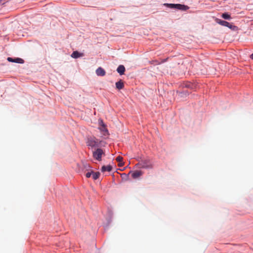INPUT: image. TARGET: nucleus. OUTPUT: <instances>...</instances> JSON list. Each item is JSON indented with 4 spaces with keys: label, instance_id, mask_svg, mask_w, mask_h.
<instances>
[{
    "label": "nucleus",
    "instance_id": "obj_4",
    "mask_svg": "<svg viewBox=\"0 0 253 253\" xmlns=\"http://www.w3.org/2000/svg\"><path fill=\"white\" fill-rule=\"evenodd\" d=\"M136 165L140 168L149 169L152 168V166L150 163V161L147 159L142 160L141 161Z\"/></svg>",
    "mask_w": 253,
    "mask_h": 253
},
{
    "label": "nucleus",
    "instance_id": "obj_18",
    "mask_svg": "<svg viewBox=\"0 0 253 253\" xmlns=\"http://www.w3.org/2000/svg\"><path fill=\"white\" fill-rule=\"evenodd\" d=\"M250 57L252 59H253V53L251 55Z\"/></svg>",
    "mask_w": 253,
    "mask_h": 253
},
{
    "label": "nucleus",
    "instance_id": "obj_10",
    "mask_svg": "<svg viewBox=\"0 0 253 253\" xmlns=\"http://www.w3.org/2000/svg\"><path fill=\"white\" fill-rule=\"evenodd\" d=\"M117 71L118 73L120 74V75H123L124 74L125 71V68L124 65H119L117 69Z\"/></svg>",
    "mask_w": 253,
    "mask_h": 253
},
{
    "label": "nucleus",
    "instance_id": "obj_1",
    "mask_svg": "<svg viewBox=\"0 0 253 253\" xmlns=\"http://www.w3.org/2000/svg\"><path fill=\"white\" fill-rule=\"evenodd\" d=\"M164 5L171 9H177L183 11L189 9L188 6L181 4L165 3Z\"/></svg>",
    "mask_w": 253,
    "mask_h": 253
},
{
    "label": "nucleus",
    "instance_id": "obj_3",
    "mask_svg": "<svg viewBox=\"0 0 253 253\" xmlns=\"http://www.w3.org/2000/svg\"><path fill=\"white\" fill-rule=\"evenodd\" d=\"M216 21L219 25H222L223 26L227 27L233 30H236L238 29V27L237 26L233 25L232 24L229 23L227 21H223L219 19H216Z\"/></svg>",
    "mask_w": 253,
    "mask_h": 253
},
{
    "label": "nucleus",
    "instance_id": "obj_9",
    "mask_svg": "<svg viewBox=\"0 0 253 253\" xmlns=\"http://www.w3.org/2000/svg\"><path fill=\"white\" fill-rule=\"evenodd\" d=\"M112 167L110 165L108 166H103L101 168V171L102 172H105L106 171L110 172L112 170Z\"/></svg>",
    "mask_w": 253,
    "mask_h": 253
},
{
    "label": "nucleus",
    "instance_id": "obj_2",
    "mask_svg": "<svg viewBox=\"0 0 253 253\" xmlns=\"http://www.w3.org/2000/svg\"><path fill=\"white\" fill-rule=\"evenodd\" d=\"M100 141L98 139L94 137H89L87 138L86 145L91 148L98 147L100 144Z\"/></svg>",
    "mask_w": 253,
    "mask_h": 253
},
{
    "label": "nucleus",
    "instance_id": "obj_12",
    "mask_svg": "<svg viewBox=\"0 0 253 253\" xmlns=\"http://www.w3.org/2000/svg\"><path fill=\"white\" fill-rule=\"evenodd\" d=\"M83 55V53H80L78 51H75L71 54V57L74 58H77L82 56Z\"/></svg>",
    "mask_w": 253,
    "mask_h": 253
},
{
    "label": "nucleus",
    "instance_id": "obj_13",
    "mask_svg": "<svg viewBox=\"0 0 253 253\" xmlns=\"http://www.w3.org/2000/svg\"><path fill=\"white\" fill-rule=\"evenodd\" d=\"M92 178L94 180H96L98 179L100 175L99 172H94L92 170H91Z\"/></svg>",
    "mask_w": 253,
    "mask_h": 253
},
{
    "label": "nucleus",
    "instance_id": "obj_8",
    "mask_svg": "<svg viewBox=\"0 0 253 253\" xmlns=\"http://www.w3.org/2000/svg\"><path fill=\"white\" fill-rule=\"evenodd\" d=\"M96 74L98 76H104L105 75V71L101 67L98 68L96 70Z\"/></svg>",
    "mask_w": 253,
    "mask_h": 253
},
{
    "label": "nucleus",
    "instance_id": "obj_7",
    "mask_svg": "<svg viewBox=\"0 0 253 253\" xmlns=\"http://www.w3.org/2000/svg\"><path fill=\"white\" fill-rule=\"evenodd\" d=\"M7 60L11 62H15L21 64H22L24 62V60L20 58H12L11 57H8Z\"/></svg>",
    "mask_w": 253,
    "mask_h": 253
},
{
    "label": "nucleus",
    "instance_id": "obj_5",
    "mask_svg": "<svg viewBox=\"0 0 253 253\" xmlns=\"http://www.w3.org/2000/svg\"><path fill=\"white\" fill-rule=\"evenodd\" d=\"M103 155H104V153L103 151L100 148L97 149L93 153V156L94 158L99 161L101 160L102 156Z\"/></svg>",
    "mask_w": 253,
    "mask_h": 253
},
{
    "label": "nucleus",
    "instance_id": "obj_17",
    "mask_svg": "<svg viewBox=\"0 0 253 253\" xmlns=\"http://www.w3.org/2000/svg\"><path fill=\"white\" fill-rule=\"evenodd\" d=\"M124 165V163L123 162V161L122 162H119V166L122 167V166H123Z\"/></svg>",
    "mask_w": 253,
    "mask_h": 253
},
{
    "label": "nucleus",
    "instance_id": "obj_14",
    "mask_svg": "<svg viewBox=\"0 0 253 253\" xmlns=\"http://www.w3.org/2000/svg\"><path fill=\"white\" fill-rule=\"evenodd\" d=\"M221 17L225 19H230L231 16L227 13H224L221 15Z\"/></svg>",
    "mask_w": 253,
    "mask_h": 253
},
{
    "label": "nucleus",
    "instance_id": "obj_15",
    "mask_svg": "<svg viewBox=\"0 0 253 253\" xmlns=\"http://www.w3.org/2000/svg\"><path fill=\"white\" fill-rule=\"evenodd\" d=\"M123 157H121V156H118L117 158H116V161L117 162H118L119 163V162H122L123 161Z\"/></svg>",
    "mask_w": 253,
    "mask_h": 253
},
{
    "label": "nucleus",
    "instance_id": "obj_6",
    "mask_svg": "<svg viewBox=\"0 0 253 253\" xmlns=\"http://www.w3.org/2000/svg\"><path fill=\"white\" fill-rule=\"evenodd\" d=\"M129 173L131 174V176L133 178L136 179L141 176L143 172L140 170H135L134 171H130Z\"/></svg>",
    "mask_w": 253,
    "mask_h": 253
},
{
    "label": "nucleus",
    "instance_id": "obj_11",
    "mask_svg": "<svg viewBox=\"0 0 253 253\" xmlns=\"http://www.w3.org/2000/svg\"><path fill=\"white\" fill-rule=\"evenodd\" d=\"M116 87L119 90L123 89L124 87L123 82L120 80L119 82H117L116 83Z\"/></svg>",
    "mask_w": 253,
    "mask_h": 253
},
{
    "label": "nucleus",
    "instance_id": "obj_16",
    "mask_svg": "<svg viewBox=\"0 0 253 253\" xmlns=\"http://www.w3.org/2000/svg\"><path fill=\"white\" fill-rule=\"evenodd\" d=\"M92 174V172H91V171L90 172H88L86 173L85 174V176L86 177L88 178V177H90L91 176Z\"/></svg>",
    "mask_w": 253,
    "mask_h": 253
}]
</instances>
